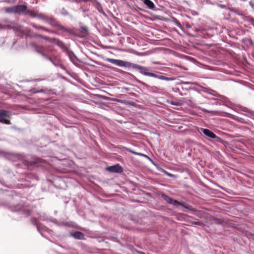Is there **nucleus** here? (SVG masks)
<instances>
[{
    "label": "nucleus",
    "instance_id": "1",
    "mask_svg": "<svg viewBox=\"0 0 254 254\" xmlns=\"http://www.w3.org/2000/svg\"><path fill=\"white\" fill-rule=\"evenodd\" d=\"M107 61L112 64L118 65L121 67H127L131 66L133 68L139 70V72L146 76H149L155 78H157L161 80H164L167 81L172 80V78L166 77L163 75H157L152 72H149L146 71V68L145 67L140 66L138 64L130 63L128 62L120 60H116L113 59H107Z\"/></svg>",
    "mask_w": 254,
    "mask_h": 254
},
{
    "label": "nucleus",
    "instance_id": "2",
    "mask_svg": "<svg viewBox=\"0 0 254 254\" xmlns=\"http://www.w3.org/2000/svg\"><path fill=\"white\" fill-rule=\"evenodd\" d=\"M162 198L167 202L168 203L173 204L174 205H180L188 209H190L189 206H186L183 203L175 200L171 197L167 196L166 194H162L161 195Z\"/></svg>",
    "mask_w": 254,
    "mask_h": 254
},
{
    "label": "nucleus",
    "instance_id": "3",
    "mask_svg": "<svg viewBox=\"0 0 254 254\" xmlns=\"http://www.w3.org/2000/svg\"><path fill=\"white\" fill-rule=\"evenodd\" d=\"M10 114L9 111L0 110V123L9 125L11 124L10 121L8 120L5 119L6 118H9Z\"/></svg>",
    "mask_w": 254,
    "mask_h": 254
},
{
    "label": "nucleus",
    "instance_id": "4",
    "mask_svg": "<svg viewBox=\"0 0 254 254\" xmlns=\"http://www.w3.org/2000/svg\"><path fill=\"white\" fill-rule=\"evenodd\" d=\"M200 130L205 135L211 138L215 139L217 141H219L221 139L219 137L208 129L201 128Z\"/></svg>",
    "mask_w": 254,
    "mask_h": 254
},
{
    "label": "nucleus",
    "instance_id": "5",
    "mask_svg": "<svg viewBox=\"0 0 254 254\" xmlns=\"http://www.w3.org/2000/svg\"><path fill=\"white\" fill-rule=\"evenodd\" d=\"M16 14H25L27 7L24 4L15 5Z\"/></svg>",
    "mask_w": 254,
    "mask_h": 254
},
{
    "label": "nucleus",
    "instance_id": "6",
    "mask_svg": "<svg viewBox=\"0 0 254 254\" xmlns=\"http://www.w3.org/2000/svg\"><path fill=\"white\" fill-rule=\"evenodd\" d=\"M107 170L113 173H122L123 172V168L119 164L108 167L107 168Z\"/></svg>",
    "mask_w": 254,
    "mask_h": 254
},
{
    "label": "nucleus",
    "instance_id": "7",
    "mask_svg": "<svg viewBox=\"0 0 254 254\" xmlns=\"http://www.w3.org/2000/svg\"><path fill=\"white\" fill-rule=\"evenodd\" d=\"M71 235L75 239H79V240H83L84 239V235L79 232L76 231L71 234Z\"/></svg>",
    "mask_w": 254,
    "mask_h": 254
},
{
    "label": "nucleus",
    "instance_id": "8",
    "mask_svg": "<svg viewBox=\"0 0 254 254\" xmlns=\"http://www.w3.org/2000/svg\"><path fill=\"white\" fill-rule=\"evenodd\" d=\"M25 14L29 15L30 16H31V17H33V18L36 17L37 16H38L40 17H41L42 15V14H39L38 15L35 11L30 10V9H28L27 8Z\"/></svg>",
    "mask_w": 254,
    "mask_h": 254
},
{
    "label": "nucleus",
    "instance_id": "9",
    "mask_svg": "<svg viewBox=\"0 0 254 254\" xmlns=\"http://www.w3.org/2000/svg\"><path fill=\"white\" fill-rule=\"evenodd\" d=\"M143 3L151 9H154L155 7L154 3L150 0H143Z\"/></svg>",
    "mask_w": 254,
    "mask_h": 254
},
{
    "label": "nucleus",
    "instance_id": "10",
    "mask_svg": "<svg viewBox=\"0 0 254 254\" xmlns=\"http://www.w3.org/2000/svg\"><path fill=\"white\" fill-rule=\"evenodd\" d=\"M4 11L6 13L16 14L15 6L7 7L3 8Z\"/></svg>",
    "mask_w": 254,
    "mask_h": 254
},
{
    "label": "nucleus",
    "instance_id": "11",
    "mask_svg": "<svg viewBox=\"0 0 254 254\" xmlns=\"http://www.w3.org/2000/svg\"><path fill=\"white\" fill-rule=\"evenodd\" d=\"M34 37H40V38H43L44 40L48 41L50 42H51L52 43H54L55 42V40H56L55 38H51L50 37H47V36H42V35H39V34H36V35H35Z\"/></svg>",
    "mask_w": 254,
    "mask_h": 254
},
{
    "label": "nucleus",
    "instance_id": "12",
    "mask_svg": "<svg viewBox=\"0 0 254 254\" xmlns=\"http://www.w3.org/2000/svg\"><path fill=\"white\" fill-rule=\"evenodd\" d=\"M45 91L40 87H35L30 89L29 92L32 94L37 93L39 92H43Z\"/></svg>",
    "mask_w": 254,
    "mask_h": 254
},
{
    "label": "nucleus",
    "instance_id": "13",
    "mask_svg": "<svg viewBox=\"0 0 254 254\" xmlns=\"http://www.w3.org/2000/svg\"><path fill=\"white\" fill-rule=\"evenodd\" d=\"M31 25L36 29H42V30H45L47 32H50V31L48 29L46 28V27L42 26H38L34 23H31Z\"/></svg>",
    "mask_w": 254,
    "mask_h": 254
},
{
    "label": "nucleus",
    "instance_id": "14",
    "mask_svg": "<svg viewBox=\"0 0 254 254\" xmlns=\"http://www.w3.org/2000/svg\"><path fill=\"white\" fill-rule=\"evenodd\" d=\"M54 43L56 44L61 48L64 49L65 47L64 43L62 41L59 40V39H56L55 42Z\"/></svg>",
    "mask_w": 254,
    "mask_h": 254
},
{
    "label": "nucleus",
    "instance_id": "15",
    "mask_svg": "<svg viewBox=\"0 0 254 254\" xmlns=\"http://www.w3.org/2000/svg\"><path fill=\"white\" fill-rule=\"evenodd\" d=\"M34 47L35 48V50L37 52L41 54V53L43 52V50L44 49V48L42 46H39L37 45H35Z\"/></svg>",
    "mask_w": 254,
    "mask_h": 254
},
{
    "label": "nucleus",
    "instance_id": "16",
    "mask_svg": "<svg viewBox=\"0 0 254 254\" xmlns=\"http://www.w3.org/2000/svg\"><path fill=\"white\" fill-rule=\"evenodd\" d=\"M127 151H128V152L133 154H135V155H140V156H146V155L142 154V153H137L136 152H134V151H133L132 150H131V149H129V148H127Z\"/></svg>",
    "mask_w": 254,
    "mask_h": 254
},
{
    "label": "nucleus",
    "instance_id": "17",
    "mask_svg": "<svg viewBox=\"0 0 254 254\" xmlns=\"http://www.w3.org/2000/svg\"><path fill=\"white\" fill-rule=\"evenodd\" d=\"M81 29V31L84 33H88V28L86 26H81L80 27Z\"/></svg>",
    "mask_w": 254,
    "mask_h": 254
},
{
    "label": "nucleus",
    "instance_id": "18",
    "mask_svg": "<svg viewBox=\"0 0 254 254\" xmlns=\"http://www.w3.org/2000/svg\"><path fill=\"white\" fill-rule=\"evenodd\" d=\"M193 224H194L195 225H199V226H202L203 225V223L200 222H199V221L194 222L193 223Z\"/></svg>",
    "mask_w": 254,
    "mask_h": 254
},
{
    "label": "nucleus",
    "instance_id": "19",
    "mask_svg": "<svg viewBox=\"0 0 254 254\" xmlns=\"http://www.w3.org/2000/svg\"><path fill=\"white\" fill-rule=\"evenodd\" d=\"M58 29L59 30H64L65 29V28L63 26H62L61 25H58Z\"/></svg>",
    "mask_w": 254,
    "mask_h": 254
},
{
    "label": "nucleus",
    "instance_id": "20",
    "mask_svg": "<svg viewBox=\"0 0 254 254\" xmlns=\"http://www.w3.org/2000/svg\"><path fill=\"white\" fill-rule=\"evenodd\" d=\"M32 223H33V224H35L36 225H37V226H38V224H37V220H36V219H35V218H33V219H32Z\"/></svg>",
    "mask_w": 254,
    "mask_h": 254
},
{
    "label": "nucleus",
    "instance_id": "21",
    "mask_svg": "<svg viewBox=\"0 0 254 254\" xmlns=\"http://www.w3.org/2000/svg\"><path fill=\"white\" fill-rule=\"evenodd\" d=\"M47 59H48V60L51 61L53 64H55V63L54 62L53 60H52V59L51 58L48 56V57L47 58Z\"/></svg>",
    "mask_w": 254,
    "mask_h": 254
},
{
    "label": "nucleus",
    "instance_id": "22",
    "mask_svg": "<svg viewBox=\"0 0 254 254\" xmlns=\"http://www.w3.org/2000/svg\"><path fill=\"white\" fill-rule=\"evenodd\" d=\"M41 54L42 55V56L43 57H44V58H46L48 57V56L47 55H46L45 53H44L43 52L41 53Z\"/></svg>",
    "mask_w": 254,
    "mask_h": 254
},
{
    "label": "nucleus",
    "instance_id": "23",
    "mask_svg": "<svg viewBox=\"0 0 254 254\" xmlns=\"http://www.w3.org/2000/svg\"><path fill=\"white\" fill-rule=\"evenodd\" d=\"M220 6L222 8H225L226 6L225 5L221 4L220 5Z\"/></svg>",
    "mask_w": 254,
    "mask_h": 254
},
{
    "label": "nucleus",
    "instance_id": "24",
    "mask_svg": "<svg viewBox=\"0 0 254 254\" xmlns=\"http://www.w3.org/2000/svg\"><path fill=\"white\" fill-rule=\"evenodd\" d=\"M250 4L254 8V3H252V2H250Z\"/></svg>",
    "mask_w": 254,
    "mask_h": 254
}]
</instances>
